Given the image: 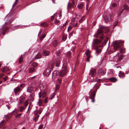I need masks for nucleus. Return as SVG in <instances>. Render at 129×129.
Wrapping results in <instances>:
<instances>
[{"label": "nucleus", "instance_id": "f257e3e1", "mask_svg": "<svg viewBox=\"0 0 129 129\" xmlns=\"http://www.w3.org/2000/svg\"><path fill=\"white\" fill-rule=\"evenodd\" d=\"M99 88V85L97 83H96L93 87L94 89L92 90L91 89L89 92L90 98L92 100V102L93 103L95 101L94 98L95 97L96 92Z\"/></svg>", "mask_w": 129, "mask_h": 129}, {"label": "nucleus", "instance_id": "f03ea898", "mask_svg": "<svg viewBox=\"0 0 129 129\" xmlns=\"http://www.w3.org/2000/svg\"><path fill=\"white\" fill-rule=\"evenodd\" d=\"M120 43L117 42H115L113 45L114 49L116 50L118 48H120V52L122 53H124L125 52V49L123 47H120Z\"/></svg>", "mask_w": 129, "mask_h": 129}, {"label": "nucleus", "instance_id": "7ed1b4c3", "mask_svg": "<svg viewBox=\"0 0 129 129\" xmlns=\"http://www.w3.org/2000/svg\"><path fill=\"white\" fill-rule=\"evenodd\" d=\"M60 51H57L55 52V54L56 56L55 59L56 60L55 66L56 67H58L60 64V62L62 60L61 57L60 56Z\"/></svg>", "mask_w": 129, "mask_h": 129}, {"label": "nucleus", "instance_id": "20e7f679", "mask_svg": "<svg viewBox=\"0 0 129 129\" xmlns=\"http://www.w3.org/2000/svg\"><path fill=\"white\" fill-rule=\"evenodd\" d=\"M95 37H100V38L103 39L104 35V34L102 30L101 29H98L97 30V33L95 34Z\"/></svg>", "mask_w": 129, "mask_h": 129}, {"label": "nucleus", "instance_id": "39448f33", "mask_svg": "<svg viewBox=\"0 0 129 129\" xmlns=\"http://www.w3.org/2000/svg\"><path fill=\"white\" fill-rule=\"evenodd\" d=\"M51 69L49 68H47L45 70L43 73V74L44 75L48 76L50 74L51 72V69H52L53 66V64H51Z\"/></svg>", "mask_w": 129, "mask_h": 129}, {"label": "nucleus", "instance_id": "423d86ee", "mask_svg": "<svg viewBox=\"0 0 129 129\" xmlns=\"http://www.w3.org/2000/svg\"><path fill=\"white\" fill-rule=\"evenodd\" d=\"M22 89L21 88L19 87H17L14 89V92L15 95H17L22 90Z\"/></svg>", "mask_w": 129, "mask_h": 129}, {"label": "nucleus", "instance_id": "0eeeda50", "mask_svg": "<svg viewBox=\"0 0 129 129\" xmlns=\"http://www.w3.org/2000/svg\"><path fill=\"white\" fill-rule=\"evenodd\" d=\"M101 42V40L100 39H95L93 40L92 42V45L93 47H97L96 45H98Z\"/></svg>", "mask_w": 129, "mask_h": 129}, {"label": "nucleus", "instance_id": "6e6552de", "mask_svg": "<svg viewBox=\"0 0 129 129\" xmlns=\"http://www.w3.org/2000/svg\"><path fill=\"white\" fill-rule=\"evenodd\" d=\"M67 70H65L63 69H61L59 72V76L61 77H63L64 75H65L68 72Z\"/></svg>", "mask_w": 129, "mask_h": 129}, {"label": "nucleus", "instance_id": "1a4fd4ad", "mask_svg": "<svg viewBox=\"0 0 129 129\" xmlns=\"http://www.w3.org/2000/svg\"><path fill=\"white\" fill-rule=\"evenodd\" d=\"M95 49L96 51L95 53L96 55L98 56L99 54H100L101 52L102 49L99 48L98 47H95Z\"/></svg>", "mask_w": 129, "mask_h": 129}, {"label": "nucleus", "instance_id": "9d476101", "mask_svg": "<svg viewBox=\"0 0 129 129\" xmlns=\"http://www.w3.org/2000/svg\"><path fill=\"white\" fill-rule=\"evenodd\" d=\"M34 86L33 85H31L30 86H29L27 88V91L30 93H31L34 90Z\"/></svg>", "mask_w": 129, "mask_h": 129}, {"label": "nucleus", "instance_id": "9b49d317", "mask_svg": "<svg viewBox=\"0 0 129 129\" xmlns=\"http://www.w3.org/2000/svg\"><path fill=\"white\" fill-rule=\"evenodd\" d=\"M40 89H42V90H44L46 87V85L45 83L44 82H42L40 85Z\"/></svg>", "mask_w": 129, "mask_h": 129}, {"label": "nucleus", "instance_id": "f8f14e48", "mask_svg": "<svg viewBox=\"0 0 129 129\" xmlns=\"http://www.w3.org/2000/svg\"><path fill=\"white\" fill-rule=\"evenodd\" d=\"M34 96H35L34 93H32L28 96V99L31 102L33 101L34 100Z\"/></svg>", "mask_w": 129, "mask_h": 129}, {"label": "nucleus", "instance_id": "ddd939ff", "mask_svg": "<svg viewBox=\"0 0 129 129\" xmlns=\"http://www.w3.org/2000/svg\"><path fill=\"white\" fill-rule=\"evenodd\" d=\"M58 71L57 70L54 71L52 73V78H56L58 75Z\"/></svg>", "mask_w": 129, "mask_h": 129}, {"label": "nucleus", "instance_id": "4468645a", "mask_svg": "<svg viewBox=\"0 0 129 129\" xmlns=\"http://www.w3.org/2000/svg\"><path fill=\"white\" fill-rule=\"evenodd\" d=\"M67 63L66 62H64V63L63 64L62 69H63L64 70H67Z\"/></svg>", "mask_w": 129, "mask_h": 129}, {"label": "nucleus", "instance_id": "2eb2a0df", "mask_svg": "<svg viewBox=\"0 0 129 129\" xmlns=\"http://www.w3.org/2000/svg\"><path fill=\"white\" fill-rule=\"evenodd\" d=\"M50 54V52L47 51H44L43 52V54L44 56H47Z\"/></svg>", "mask_w": 129, "mask_h": 129}, {"label": "nucleus", "instance_id": "dca6fc26", "mask_svg": "<svg viewBox=\"0 0 129 129\" xmlns=\"http://www.w3.org/2000/svg\"><path fill=\"white\" fill-rule=\"evenodd\" d=\"M8 29L7 27H4L1 30V33L3 35H4L5 34V32L7 31Z\"/></svg>", "mask_w": 129, "mask_h": 129}, {"label": "nucleus", "instance_id": "f3484780", "mask_svg": "<svg viewBox=\"0 0 129 129\" xmlns=\"http://www.w3.org/2000/svg\"><path fill=\"white\" fill-rule=\"evenodd\" d=\"M9 69L8 67H5L2 69V72H5L6 71H9Z\"/></svg>", "mask_w": 129, "mask_h": 129}, {"label": "nucleus", "instance_id": "a211bd4d", "mask_svg": "<svg viewBox=\"0 0 129 129\" xmlns=\"http://www.w3.org/2000/svg\"><path fill=\"white\" fill-rule=\"evenodd\" d=\"M109 15L110 17V20H111L115 15V12H112L109 14Z\"/></svg>", "mask_w": 129, "mask_h": 129}, {"label": "nucleus", "instance_id": "6ab92c4d", "mask_svg": "<svg viewBox=\"0 0 129 129\" xmlns=\"http://www.w3.org/2000/svg\"><path fill=\"white\" fill-rule=\"evenodd\" d=\"M104 20L106 23H107L109 20V19L108 16L105 15L104 18Z\"/></svg>", "mask_w": 129, "mask_h": 129}, {"label": "nucleus", "instance_id": "aec40b11", "mask_svg": "<svg viewBox=\"0 0 129 129\" xmlns=\"http://www.w3.org/2000/svg\"><path fill=\"white\" fill-rule=\"evenodd\" d=\"M109 79L111 81L114 82L117 81V79L114 77H112V78H110Z\"/></svg>", "mask_w": 129, "mask_h": 129}, {"label": "nucleus", "instance_id": "412c9836", "mask_svg": "<svg viewBox=\"0 0 129 129\" xmlns=\"http://www.w3.org/2000/svg\"><path fill=\"white\" fill-rule=\"evenodd\" d=\"M83 3H82L78 5L77 6L78 9H82L83 8Z\"/></svg>", "mask_w": 129, "mask_h": 129}, {"label": "nucleus", "instance_id": "4be33fe9", "mask_svg": "<svg viewBox=\"0 0 129 129\" xmlns=\"http://www.w3.org/2000/svg\"><path fill=\"white\" fill-rule=\"evenodd\" d=\"M99 73L102 75H104L106 74V71L102 70H100L99 71Z\"/></svg>", "mask_w": 129, "mask_h": 129}, {"label": "nucleus", "instance_id": "5701e85b", "mask_svg": "<svg viewBox=\"0 0 129 129\" xmlns=\"http://www.w3.org/2000/svg\"><path fill=\"white\" fill-rule=\"evenodd\" d=\"M119 76L120 77L122 78L125 77L124 73H122L121 71H120L119 74Z\"/></svg>", "mask_w": 129, "mask_h": 129}, {"label": "nucleus", "instance_id": "b1692460", "mask_svg": "<svg viewBox=\"0 0 129 129\" xmlns=\"http://www.w3.org/2000/svg\"><path fill=\"white\" fill-rule=\"evenodd\" d=\"M58 42L57 40H55L52 42L53 45L55 47H56L57 46L58 44Z\"/></svg>", "mask_w": 129, "mask_h": 129}, {"label": "nucleus", "instance_id": "393cba45", "mask_svg": "<svg viewBox=\"0 0 129 129\" xmlns=\"http://www.w3.org/2000/svg\"><path fill=\"white\" fill-rule=\"evenodd\" d=\"M96 71V70L95 69H91L90 70V73L93 75L95 74Z\"/></svg>", "mask_w": 129, "mask_h": 129}, {"label": "nucleus", "instance_id": "a878e982", "mask_svg": "<svg viewBox=\"0 0 129 129\" xmlns=\"http://www.w3.org/2000/svg\"><path fill=\"white\" fill-rule=\"evenodd\" d=\"M41 25L43 27H46L48 26V24L44 22L41 23Z\"/></svg>", "mask_w": 129, "mask_h": 129}, {"label": "nucleus", "instance_id": "bb28decb", "mask_svg": "<svg viewBox=\"0 0 129 129\" xmlns=\"http://www.w3.org/2000/svg\"><path fill=\"white\" fill-rule=\"evenodd\" d=\"M35 70L34 68V67H32L30 68L29 69V73H32L35 72Z\"/></svg>", "mask_w": 129, "mask_h": 129}, {"label": "nucleus", "instance_id": "cd10ccee", "mask_svg": "<svg viewBox=\"0 0 129 129\" xmlns=\"http://www.w3.org/2000/svg\"><path fill=\"white\" fill-rule=\"evenodd\" d=\"M23 55H22L19 58V63H21L23 61Z\"/></svg>", "mask_w": 129, "mask_h": 129}, {"label": "nucleus", "instance_id": "c85d7f7f", "mask_svg": "<svg viewBox=\"0 0 129 129\" xmlns=\"http://www.w3.org/2000/svg\"><path fill=\"white\" fill-rule=\"evenodd\" d=\"M72 7V5L69 2H68L67 5V9L68 10L70 9Z\"/></svg>", "mask_w": 129, "mask_h": 129}, {"label": "nucleus", "instance_id": "c756f323", "mask_svg": "<svg viewBox=\"0 0 129 129\" xmlns=\"http://www.w3.org/2000/svg\"><path fill=\"white\" fill-rule=\"evenodd\" d=\"M41 55L38 53L35 56V58L36 59H40L41 58Z\"/></svg>", "mask_w": 129, "mask_h": 129}, {"label": "nucleus", "instance_id": "7c9ffc66", "mask_svg": "<svg viewBox=\"0 0 129 129\" xmlns=\"http://www.w3.org/2000/svg\"><path fill=\"white\" fill-rule=\"evenodd\" d=\"M71 52L70 51H69L67 53L66 56L68 58H70L71 56Z\"/></svg>", "mask_w": 129, "mask_h": 129}, {"label": "nucleus", "instance_id": "2f4dec72", "mask_svg": "<svg viewBox=\"0 0 129 129\" xmlns=\"http://www.w3.org/2000/svg\"><path fill=\"white\" fill-rule=\"evenodd\" d=\"M67 38V35H64L63 36L62 40L63 41H64L66 40Z\"/></svg>", "mask_w": 129, "mask_h": 129}, {"label": "nucleus", "instance_id": "473e14b6", "mask_svg": "<svg viewBox=\"0 0 129 129\" xmlns=\"http://www.w3.org/2000/svg\"><path fill=\"white\" fill-rule=\"evenodd\" d=\"M123 55L122 54H120L118 56V59L119 61L121 60L123 58Z\"/></svg>", "mask_w": 129, "mask_h": 129}, {"label": "nucleus", "instance_id": "72a5a7b5", "mask_svg": "<svg viewBox=\"0 0 129 129\" xmlns=\"http://www.w3.org/2000/svg\"><path fill=\"white\" fill-rule=\"evenodd\" d=\"M38 114H39V113L38 112V110H36L34 112V114L35 116L38 115Z\"/></svg>", "mask_w": 129, "mask_h": 129}, {"label": "nucleus", "instance_id": "f704fd0d", "mask_svg": "<svg viewBox=\"0 0 129 129\" xmlns=\"http://www.w3.org/2000/svg\"><path fill=\"white\" fill-rule=\"evenodd\" d=\"M39 116V115H38L36 116H35V117L34 120L35 122H36L37 120L38 119Z\"/></svg>", "mask_w": 129, "mask_h": 129}, {"label": "nucleus", "instance_id": "c9c22d12", "mask_svg": "<svg viewBox=\"0 0 129 129\" xmlns=\"http://www.w3.org/2000/svg\"><path fill=\"white\" fill-rule=\"evenodd\" d=\"M15 113H16V111H13L11 113L9 114V116L10 117H12L13 116L12 114H14Z\"/></svg>", "mask_w": 129, "mask_h": 129}, {"label": "nucleus", "instance_id": "e433bc0d", "mask_svg": "<svg viewBox=\"0 0 129 129\" xmlns=\"http://www.w3.org/2000/svg\"><path fill=\"white\" fill-rule=\"evenodd\" d=\"M37 103L39 106H41L42 105V101L41 99H39Z\"/></svg>", "mask_w": 129, "mask_h": 129}, {"label": "nucleus", "instance_id": "4c0bfd02", "mask_svg": "<svg viewBox=\"0 0 129 129\" xmlns=\"http://www.w3.org/2000/svg\"><path fill=\"white\" fill-rule=\"evenodd\" d=\"M68 22L66 21V22L64 24L62 25H61V27L62 28L64 27L66 25H67Z\"/></svg>", "mask_w": 129, "mask_h": 129}, {"label": "nucleus", "instance_id": "58836bf2", "mask_svg": "<svg viewBox=\"0 0 129 129\" xmlns=\"http://www.w3.org/2000/svg\"><path fill=\"white\" fill-rule=\"evenodd\" d=\"M55 94L54 93H53L50 96V99H53L55 97Z\"/></svg>", "mask_w": 129, "mask_h": 129}, {"label": "nucleus", "instance_id": "ea45409f", "mask_svg": "<svg viewBox=\"0 0 129 129\" xmlns=\"http://www.w3.org/2000/svg\"><path fill=\"white\" fill-rule=\"evenodd\" d=\"M45 34L42 35L41 37L40 38V39L41 40H42L45 37Z\"/></svg>", "mask_w": 129, "mask_h": 129}, {"label": "nucleus", "instance_id": "a19ab883", "mask_svg": "<svg viewBox=\"0 0 129 129\" xmlns=\"http://www.w3.org/2000/svg\"><path fill=\"white\" fill-rule=\"evenodd\" d=\"M25 109V108L23 107V106H21L19 107V109L20 112H22Z\"/></svg>", "mask_w": 129, "mask_h": 129}, {"label": "nucleus", "instance_id": "79ce46f5", "mask_svg": "<svg viewBox=\"0 0 129 129\" xmlns=\"http://www.w3.org/2000/svg\"><path fill=\"white\" fill-rule=\"evenodd\" d=\"M73 34V31H72L70 33H69L68 36L69 38V39L72 36Z\"/></svg>", "mask_w": 129, "mask_h": 129}, {"label": "nucleus", "instance_id": "37998d69", "mask_svg": "<svg viewBox=\"0 0 129 129\" xmlns=\"http://www.w3.org/2000/svg\"><path fill=\"white\" fill-rule=\"evenodd\" d=\"M4 121H3L0 123V128L3 126L4 124Z\"/></svg>", "mask_w": 129, "mask_h": 129}, {"label": "nucleus", "instance_id": "c03bdc74", "mask_svg": "<svg viewBox=\"0 0 129 129\" xmlns=\"http://www.w3.org/2000/svg\"><path fill=\"white\" fill-rule=\"evenodd\" d=\"M38 64L36 62H34L33 63V67H36L38 66Z\"/></svg>", "mask_w": 129, "mask_h": 129}, {"label": "nucleus", "instance_id": "a18cd8bd", "mask_svg": "<svg viewBox=\"0 0 129 129\" xmlns=\"http://www.w3.org/2000/svg\"><path fill=\"white\" fill-rule=\"evenodd\" d=\"M43 109L42 108H41L39 109V110H38V112L39 113V114H41V112L42 111Z\"/></svg>", "mask_w": 129, "mask_h": 129}, {"label": "nucleus", "instance_id": "49530a36", "mask_svg": "<svg viewBox=\"0 0 129 129\" xmlns=\"http://www.w3.org/2000/svg\"><path fill=\"white\" fill-rule=\"evenodd\" d=\"M28 104V103L27 101H25L24 103V105L25 107H26L27 106Z\"/></svg>", "mask_w": 129, "mask_h": 129}, {"label": "nucleus", "instance_id": "de8ad7c7", "mask_svg": "<svg viewBox=\"0 0 129 129\" xmlns=\"http://www.w3.org/2000/svg\"><path fill=\"white\" fill-rule=\"evenodd\" d=\"M124 8L125 9L128 10V7L127 5L125 4L124 5Z\"/></svg>", "mask_w": 129, "mask_h": 129}, {"label": "nucleus", "instance_id": "09e8293b", "mask_svg": "<svg viewBox=\"0 0 129 129\" xmlns=\"http://www.w3.org/2000/svg\"><path fill=\"white\" fill-rule=\"evenodd\" d=\"M108 38H107V37L106 38V39L104 40V43H105V44H106V43L108 41Z\"/></svg>", "mask_w": 129, "mask_h": 129}, {"label": "nucleus", "instance_id": "8fccbe9b", "mask_svg": "<svg viewBox=\"0 0 129 129\" xmlns=\"http://www.w3.org/2000/svg\"><path fill=\"white\" fill-rule=\"evenodd\" d=\"M56 15V13H55L54 15L52 16L51 17V20H53L54 18V17H55V16Z\"/></svg>", "mask_w": 129, "mask_h": 129}, {"label": "nucleus", "instance_id": "3c124183", "mask_svg": "<svg viewBox=\"0 0 129 129\" xmlns=\"http://www.w3.org/2000/svg\"><path fill=\"white\" fill-rule=\"evenodd\" d=\"M22 115V113H20L19 114H18L17 115H16L15 116V117L16 118H19V117L21 116Z\"/></svg>", "mask_w": 129, "mask_h": 129}, {"label": "nucleus", "instance_id": "603ef678", "mask_svg": "<svg viewBox=\"0 0 129 129\" xmlns=\"http://www.w3.org/2000/svg\"><path fill=\"white\" fill-rule=\"evenodd\" d=\"M123 9H122V10H120L119 12H118V16H120V14H121V13L122 12Z\"/></svg>", "mask_w": 129, "mask_h": 129}, {"label": "nucleus", "instance_id": "864d4df0", "mask_svg": "<svg viewBox=\"0 0 129 129\" xmlns=\"http://www.w3.org/2000/svg\"><path fill=\"white\" fill-rule=\"evenodd\" d=\"M72 1V4H71L72 6V7H74V6L75 5V3L74 0H71Z\"/></svg>", "mask_w": 129, "mask_h": 129}, {"label": "nucleus", "instance_id": "5fc2aeb1", "mask_svg": "<svg viewBox=\"0 0 129 129\" xmlns=\"http://www.w3.org/2000/svg\"><path fill=\"white\" fill-rule=\"evenodd\" d=\"M59 21V20H57L56 19H55V21H54V23L55 24H57L58 23Z\"/></svg>", "mask_w": 129, "mask_h": 129}, {"label": "nucleus", "instance_id": "6e6d98bb", "mask_svg": "<svg viewBox=\"0 0 129 129\" xmlns=\"http://www.w3.org/2000/svg\"><path fill=\"white\" fill-rule=\"evenodd\" d=\"M86 55L88 57H89V58H92V56L90 54H88L87 53H86Z\"/></svg>", "mask_w": 129, "mask_h": 129}, {"label": "nucleus", "instance_id": "4d7b16f0", "mask_svg": "<svg viewBox=\"0 0 129 129\" xmlns=\"http://www.w3.org/2000/svg\"><path fill=\"white\" fill-rule=\"evenodd\" d=\"M43 127V124H41L39 126L38 129H42Z\"/></svg>", "mask_w": 129, "mask_h": 129}, {"label": "nucleus", "instance_id": "13d9d810", "mask_svg": "<svg viewBox=\"0 0 129 129\" xmlns=\"http://www.w3.org/2000/svg\"><path fill=\"white\" fill-rule=\"evenodd\" d=\"M84 18H83V17L81 18L79 21V22L81 23L84 20Z\"/></svg>", "mask_w": 129, "mask_h": 129}, {"label": "nucleus", "instance_id": "bf43d9fd", "mask_svg": "<svg viewBox=\"0 0 129 129\" xmlns=\"http://www.w3.org/2000/svg\"><path fill=\"white\" fill-rule=\"evenodd\" d=\"M116 6V3H113L112 5V6L113 7H115Z\"/></svg>", "mask_w": 129, "mask_h": 129}, {"label": "nucleus", "instance_id": "052dcab7", "mask_svg": "<svg viewBox=\"0 0 129 129\" xmlns=\"http://www.w3.org/2000/svg\"><path fill=\"white\" fill-rule=\"evenodd\" d=\"M8 77L6 76L5 77L3 78V79L4 80V81H6V80H8Z\"/></svg>", "mask_w": 129, "mask_h": 129}, {"label": "nucleus", "instance_id": "680f3d73", "mask_svg": "<svg viewBox=\"0 0 129 129\" xmlns=\"http://www.w3.org/2000/svg\"><path fill=\"white\" fill-rule=\"evenodd\" d=\"M58 82L59 83H61V79L59 78L57 79Z\"/></svg>", "mask_w": 129, "mask_h": 129}, {"label": "nucleus", "instance_id": "e2e57ef3", "mask_svg": "<svg viewBox=\"0 0 129 129\" xmlns=\"http://www.w3.org/2000/svg\"><path fill=\"white\" fill-rule=\"evenodd\" d=\"M43 29H41L40 30V31L38 35H39L40 34H41V33L42 32H43Z\"/></svg>", "mask_w": 129, "mask_h": 129}, {"label": "nucleus", "instance_id": "0e129e2a", "mask_svg": "<svg viewBox=\"0 0 129 129\" xmlns=\"http://www.w3.org/2000/svg\"><path fill=\"white\" fill-rule=\"evenodd\" d=\"M90 53V51L89 50H88L86 51L85 52V53L86 54V53H87L88 54H89V53Z\"/></svg>", "mask_w": 129, "mask_h": 129}, {"label": "nucleus", "instance_id": "69168bd1", "mask_svg": "<svg viewBox=\"0 0 129 129\" xmlns=\"http://www.w3.org/2000/svg\"><path fill=\"white\" fill-rule=\"evenodd\" d=\"M89 3H87L86 5V9L87 10L88 9V6Z\"/></svg>", "mask_w": 129, "mask_h": 129}, {"label": "nucleus", "instance_id": "338daca9", "mask_svg": "<svg viewBox=\"0 0 129 129\" xmlns=\"http://www.w3.org/2000/svg\"><path fill=\"white\" fill-rule=\"evenodd\" d=\"M72 27L70 25L69 26L68 28L70 30H71L72 29Z\"/></svg>", "mask_w": 129, "mask_h": 129}, {"label": "nucleus", "instance_id": "774afa93", "mask_svg": "<svg viewBox=\"0 0 129 129\" xmlns=\"http://www.w3.org/2000/svg\"><path fill=\"white\" fill-rule=\"evenodd\" d=\"M44 103H46L48 102L47 99V98H45L44 100Z\"/></svg>", "mask_w": 129, "mask_h": 129}]
</instances>
